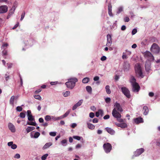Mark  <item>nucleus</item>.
<instances>
[{
	"label": "nucleus",
	"instance_id": "0e129e2a",
	"mask_svg": "<svg viewBox=\"0 0 160 160\" xmlns=\"http://www.w3.org/2000/svg\"><path fill=\"white\" fill-rule=\"evenodd\" d=\"M19 25V23L18 22L16 24H15L14 27L12 28V29H14L16 28Z\"/></svg>",
	"mask_w": 160,
	"mask_h": 160
},
{
	"label": "nucleus",
	"instance_id": "1a4fd4ad",
	"mask_svg": "<svg viewBox=\"0 0 160 160\" xmlns=\"http://www.w3.org/2000/svg\"><path fill=\"white\" fill-rule=\"evenodd\" d=\"M8 10V7L6 5L0 6V13H3L7 12Z\"/></svg>",
	"mask_w": 160,
	"mask_h": 160
},
{
	"label": "nucleus",
	"instance_id": "473e14b6",
	"mask_svg": "<svg viewBox=\"0 0 160 160\" xmlns=\"http://www.w3.org/2000/svg\"><path fill=\"white\" fill-rule=\"evenodd\" d=\"M27 125H32V126H36V124H37L35 121L34 122H27Z\"/></svg>",
	"mask_w": 160,
	"mask_h": 160
},
{
	"label": "nucleus",
	"instance_id": "f704fd0d",
	"mask_svg": "<svg viewBox=\"0 0 160 160\" xmlns=\"http://www.w3.org/2000/svg\"><path fill=\"white\" fill-rule=\"evenodd\" d=\"M48 156V153L45 154L42 156L41 157L42 160H45L46 159L47 157Z\"/></svg>",
	"mask_w": 160,
	"mask_h": 160
},
{
	"label": "nucleus",
	"instance_id": "f257e3e1",
	"mask_svg": "<svg viewBox=\"0 0 160 160\" xmlns=\"http://www.w3.org/2000/svg\"><path fill=\"white\" fill-rule=\"evenodd\" d=\"M130 81L132 87L133 91L134 92H138L140 89V87L138 84L136 82V80L134 77L131 76Z\"/></svg>",
	"mask_w": 160,
	"mask_h": 160
},
{
	"label": "nucleus",
	"instance_id": "6ab92c4d",
	"mask_svg": "<svg viewBox=\"0 0 160 160\" xmlns=\"http://www.w3.org/2000/svg\"><path fill=\"white\" fill-rule=\"evenodd\" d=\"M103 114V111L102 109H99L97 112L96 113V116L98 117L100 115L102 116Z\"/></svg>",
	"mask_w": 160,
	"mask_h": 160
},
{
	"label": "nucleus",
	"instance_id": "4c0bfd02",
	"mask_svg": "<svg viewBox=\"0 0 160 160\" xmlns=\"http://www.w3.org/2000/svg\"><path fill=\"white\" fill-rule=\"evenodd\" d=\"M9 73L8 72H7L5 74V78L6 81H8L9 78Z\"/></svg>",
	"mask_w": 160,
	"mask_h": 160
},
{
	"label": "nucleus",
	"instance_id": "7c9ffc66",
	"mask_svg": "<svg viewBox=\"0 0 160 160\" xmlns=\"http://www.w3.org/2000/svg\"><path fill=\"white\" fill-rule=\"evenodd\" d=\"M89 81V78H85L82 80V82L84 83H86L88 82Z\"/></svg>",
	"mask_w": 160,
	"mask_h": 160
},
{
	"label": "nucleus",
	"instance_id": "72a5a7b5",
	"mask_svg": "<svg viewBox=\"0 0 160 160\" xmlns=\"http://www.w3.org/2000/svg\"><path fill=\"white\" fill-rule=\"evenodd\" d=\"M123 7H120L118 9L117 13L119 14L123 11Z\"/></svg>",
	"mask_w": 160,
	"mask_h": 160
},
{
	"label": "nucleus",
	"instance_id": "37998d69",
	"mask_svg": "<svg viewBox=\"0 0 160 160\" xmlns=\"http://www.w3.org/2000/svg\"><path fill=\"white\" fill-rule=\"evenodd\" d=\"M49 135L52 136H55L56 135V132H49Z\"/></svg>",
	"mask_w": 160,
	"mask_h": 160
},
{
	"label": "nucleus",
	"instance_id": "a18cd8bd",
	"mask_svg": "<svg viewBox=\"0 0 160 160\" xmlns=\"http://www.w3.org/2000/svg\"><path fill=\"white\" fill-rule=\"evenodd\" d=\"M22 108L21 106H18L16 108V110L20 112L22 110Z\"/></svg>",
	"mask_w": 160,
	"mask_h": 160
},
{
	"label": "nucleus",
	"instance_id": "f03ea898",
	"mask_svg": "<svg viewBox=\"0 0 160 160\" xmlns=\"http://www.w3.org/2000/svg\"><path fill=\"white\" fill-rule=\"evenodd\" d=\"M69 81L66 82L65 84L67 87L70 89H72L75 86V82L78 81L76 78H70L68 80Z\"/></svg>",
	"mask_w": 160,
	"mask_h": 160
},
{
	"label": "nucleus",
	"instance_id": "bf43d9fd",
	"mask_svg": "<svg viewBox=\"0 0 160 160\" xmlns=\"http://www.w3.org/2000/svg\"><path fill=\"white\" fill-rule=\"evenodd\" d=\"M99 78L98 76H95L93 78V80L94 81H97L99 80Z\"/></svg>",
	"mask_w": 160,
	"mask_h": 160
},
{
	"label": "nucleus",
	"instance_id": "393cba45",
	"mask_svg": "<svg viewBox=\"0 0 160 160\" xmlns=\"http://www.w3.org/2000/svg\"><path fill=\"white\" fill-rule=\"evenodd\" d=\"M86 90L90 94H91L92 92V88L90 86H87L86 88Z\"/></svg>",
	"mask_w": 160,
	"mask_h": 160
},
{
	"label": "nucleus",
	"instance_id": "c756f323",
	"mask_svg": "<svg viewBox=\"0 0 160 160\" xmlns=\"http://www.w3.org/2000/svg\"><path fill=\"white\" fill-rule=\"evenodd\" d=\"M106 92L108 94H109L111 93V91L110 89V87L108 85H107L105 87Z\"/></svg>",
	"mask_w": 160,
	"mask_h": 160
},
{
	"label": "nucleus",
	"instance_id": "79ce46f5",
	"mask_svg": "<svg viewBox=\"0 0 160 160\" xmlns=\"http://www.w3.org/2000/svg\"><path fill=\"white\" fill-rule=\"evenodd\" d=\"M118 121L120 122H124V120L121 118H116Z\"/></svg>",
	"mask_w": 160,
	"mask_h": 160
},
{
	"label": "nucleus",
	"instance_id": "603ef678",
	"mask_svg": "<svg viewBox=\"0 0 160 160\" xmlns=\"http://www.w3.org/2000/svg\"><path fill=\"white\" fill-rule=\"evenodd\" d=\"M27 112V116H28V117L32 115V113H31V112L30 110H28Z\"/></svg>",
	"mask_w": 160,
	"mask_h": 160
},
{
	"label": "nucleus",
	"instance_id": "6e6552de",
	"mask_svg": "<svg viewBox=\"0 0 160 160\" xmlns=\"http://www.w3.org/2000/svg\"><path fill=\"white\" fill-rule=\"evenodd\" d=\"M112 114L114 118H121L122 117L121 114L116 110V108H114L112 112Z\"/></svg>",
	"mask_w": 160,
	"mask_h": 160
},
{
	"label": "nucleus",
	"instance_id": "412c9836",
	"mask_svg": "<svg viewBox=\"0 0 160 160\" xmlns=\"http://www.w3.org/2000/svg\"><path fill=\"white\" fill-rule=\"evenodd\" d=\"M87 125L88 128L89 129L93 130L95 128V126L91 123H89V122H87Z\"/></svg>",
	"mask_w": 160,
	"mask_h": 160
},
{
	"label": "nucleus",
	"instance_id": "49530a36",
	"mask_svg": "<svg viewBox=\"0 0 160 160\" xmlns=\"http://www.w3.org/2000/svg\"><path fill=\"white\" fill-rule=\"evenodd\" d=\"M20 117L22 118H24L25 117V115L23 112H21L20 114Z\"/></svg>",
	"mask_w": 160,
	"mask_h": 160
},
{
	"label": "nucleus",
	"instance_id": "f3484780",
	"mask_svg": "<svg viewBox=\"0 0 160 160\" xmlns=\"http://www.w3.org/2000/svg\"><path fill=\"white\" fill-rule=\"evenodd\" d=\"M134 120L136 124H138L139 123L143 122V119L142 118H135Z\"/></svg>",
	"mask_w": 160,
	"mask_h": 160
},
{
	"label": "nucleus",
	"instance_id": "680f3d73",
	"mask_svg": "<svg viewBox=\"0 0 160 160\" xmlns=\"http://www.w3.org/2000/svg\"><path fill=\"white\" fill-rule=\"evenodd\" d=\"M109 117V116L108 115H106L103 118L104 119H108Z\"/></svg>",
	"mask_w": 160,
	"mask_h": 160
},
{
	"label": "nucleus",
	"instance_id": "a211bd4d",
	"mask_svg": "<svg viewBox=\"0 0 160 160\" xmlns=\"http://www.w3.org/2000/svg\"><path fill=\"white\" fill-rule=\"evenodd\" d=\"M118 127H120L122 128H124L127 127V124L126 123L123 122L121 123L116 124Z\"/></svg>",
	"mask_w": 160,
	"mask_h": 160
},
{
	"label": "nucleus",
	"instance_id": "b1692460",
	"mask_svg": "<svg viewBox=\"0 0 160 160\" xmlns=\"http://www.w3.org/2000/svg\"><path fill=\"white\" fill-rule=\"evenodd\" d=\"M16 8L15 6H13L11 10H10L9 12V15H11L12 14H13Z\"/></svg>",
	"mask_w": 160,
	"mask_h": 160
},
{
	"label": "nucleus",
	"instance_id": "ddd939ff",
	"mask_svg": "<svg viewBox=\"0 0 160 160\" xmlns=\"http://www.w3.org/2000/svg\"><path fill=\"white\" fill-rule=\"evenodd\" d=\"M107 42L106 43V46L108 47L110 46L112 44V38L111 36L109 34L107 35Z\"/></svg>",
	"mask_w": 160,
	"mask_h": 160
},
{
	"label": "nucleus",
	"instance_id": "2eb2a0df",
	"mask_svg": "<svg viewBox=\"0 0 160 160\" xmlns=\"http://www.w3.org/2000/svg\"><path fill=\"white\" fill-rule=\"evenodd\" d=\"M105 129L108 133L111 135H113L115 133L114 130L111 128L107 127Z\"/></svg>",
	"mask_w": 160,
	"mask_h": 160
},
{
	"label": "nucleus",
	"instance_id": "9b49d317",
	"mask_svg": "<svg viewBox=\"0 0 160 160\" xmlns=\"http://www.w3.org/2000/svg\"><path fill=\"white\" fill-rule=\"evenodd\" d=\"M144 149L143 148L137 149L134 152V156H138L141 154L144 151Z\"/></svg>",
	"mask_w": 160,
	"mask_h": 160
},
{
	"label": "nucleus",
	"instance_id": "4be33fe9",
	"mask_svg": "<svg viewBox=\"0 0 160 160\" xmlns=\"http://www.w3.org/2000/svg\"><path fill=\"white\" fill-rule=\"evenodd\" d=\"M15 98V96H12L11 97L9 100L10 104L12 105L13 106H14V101Z\"/></svg>",
	"mask_w": 160,
	"mask_h": 160
},
{
	"label": "nucleus",
	"instance_id": "7ed1b4c3",
	"mask_svg": "<svg viewBox=\"0 0 160 160\" xmlns=\"http://www.w3.org/2000/svg\"><path fill=\"white\" fill-rule=\"evenodd\" d=\"M150 51L153 53L158 54L160 52V48L157 44L154 43L152 45Z\"/></svg>",
	"mask_w": 160,
	"mask_h": 160
},
{
	"label": "nucleus",
	"instance_id": "423d86ee",
	"mask_svg": "<svg viewBox=\"0 0 160 160\" xmlns=\"http://www.w3.org/2000/svg\"><path fill=\"white\" fill-rule=\"evenodd\" d=\"M123 94L128 98H130V92L128 89L125 87L121 88Z\"/></svg>",
	"mask_w": 160,
	"mask_h": 160
},
{
	"label": "nucleus",
	"instance_id": "e433bc0d",
	"mask_svg": "<svg viewBox=\"0 0 160 160\" xmlns=\"http://www.w3.org/2000/svg\"><path fill=\"white\" fill-rule=\"evenodd\" d=\"M52 118V116L50 115H47L45 117V120L48 121L50 120Z\"/></svg>",
	"mask_w": 160,
	"mask_h": 160
},
{
	"label": "nucleus",
	"instance_id": "5fc2aeb1",
	"mask_svg": "<svg viewBox=\"0 0 160 160\" xmlns=\"http://www.w3.org/2000/svg\"><path fill=\"white\" fill-rule=\"evenodd\" d=\"M94 116V114L93 112H90L89 114V117L92 118H93Z\"/></svg>",
	"mask_w": 160,
	"mask_h": 160
},
{
	"label": "nucleus",
	"instance_id": "2f4dec72",
	"mask_svg": "<svg viewBox=\"0 0 160 160\" xmlns=\"http://www.w3.org/2000/svg\"><path fill=\"white\" fill-rule=\"evenodd\" d=\"M70 112V110H69L67 111L63 115H62V118H63L66 117H67L68 115L69 114Z\"/></svg>",
	"mask_w": 160,
	"mask_h": 160
},
{
	"label": "nucleus",
	"instance_id": "052dcab7",
	"mask_svg": "<svg viewBox=\"0 0 160 160\" xmlns=\"http://www.w3.org/2000/svg\"><path fill=\"white\" fill-rule=\"evenodd\" d=\"M8 46V44L7 43L3 44L2 46V49H4V47H7Z\"/></svg>",
	"mask_w": 160,
	"mask_h": 160
},
{
	"label": "nucleus",
	"instance_id": "cd10ccee",
	"mask_svg": "<svg viewBox=\"0 0 160 160\" xmlns=\"http://www.w3.org/2000/svg\"><path fill=\"white\" fill-rule=\"evenodd\" d=\"M108 14L110 16H112V6L111 4H109L108 6Z\"/></svg>",
	"mask_w": 160,
	"mask_h": 160
},
{
	"label": "nucleus",
	"instance_id": "3c124183",
	"mask_svg": "<svg viewBox=\"0 0 160 160\" xmlns=\"http://www.w3.org/2000/svg\"><path fill=\"white\" fill-rule=\"evenodd\" d=\"M107 58L105 56H103L101 58V60L102 61H104L106 60Z\"/></svg>",
	"mask_w": 160,
	"mask_h": 160
},
{
	"label": "nucleus",
	"instance_id": "20e7f679",
	"mask_svg": "<svg viewBox=\"0 0 160 160\" xmlns=\"http://www.w3.org/2000/svg\"><path fill=\"white\" fill-rule=\"evenodd\" d=\"M135 73L139 77H143L142 73L141 68L138 64H136L135 67Z\"/></svg>",
	"mask_w": 160,
	"mask_h": 160
},
{
	"label": "nucleus",
	"instance_id": "338daca9",
	"mask_svg": "<svg viewBox=\"0 0 160 160\" xmlns=\"http://www.w3.org/2000/svg\"><path fill=\"white\" fill-rule=\"evenodd\" d=\"M77 126V124L75 123H73L71 125V127L72 128H74Z\"/></svg>",
	"mask_w": 160,
	"mask_h": 160
},
{
	"label": "nucleus",
	"instance_id": "c85d7f7f",
	"mask_svg": "<svg viewBox=\"0 0 160 160\" xmlns=\"http://www.w3.org/2000/svg\"><path fill=\"white\" fill-rule=\"evenodd\" d=\"M73 138L75 139H76L78 141L80 140H83V138L81 137H80L77 136H73Z\"/></svg>",
	"mask_w": 160,
	"mask_h": 160
},
{
	"label": "nucleus",
	"instance_id": "864d4df0",
	"mask_svg": "<svg viewBox=\"0 0 160 160\" xmlns=\"http://www.w3.org/2000/svg\"><path fill=\"white\" fill-rule=\"evenodd\" d=\"M17 148V145L15 144H13L12 146H11V148L13 149H15Z\"/></svg>",
	"mask_w": 160,
	"mask_h": 160
},
{
	"label": "nucleus",
	"instance_id": "de8ad7c7",
	"mask_svg": "<svg viewBox=\"0 0 160 160\" xmlns=\"http://www.w3.org/2000/svg\"><path fill=\"white\" fill-rule=\"evenodd\" d=\"M14 158H15L19 159L20 157V155L18 153H17L14 156Z\"/></svg>",
	"mask_w": 160,
	"mask_h": 160
},
{
	"label": "nucleus",
	"instance_id": "5701e85b",
	"mask_svg": "<svg viewBox=\"0 0 160 160\" xmlns=\"http://www.w3.org/2000/svg\"><path fill=\"white\" fill-rule=\"evenodd\" d=\"M32 134V133H31ZM40 133L39 132H36L34 134L33 136H32V135L31 134V138H38L40 136Z\"/></svg>",
	"mask_w": 160,
	"mask_h": 160
},
{
	"label": "nucleus",
	"instance_id": "69168bd1",
	"mask_svg": "<svg viewBox=\"0 0 160 160\" xmlns=\"http://www.w3.org/2000/svg\"><path fill=\"white\" fill-rule=\"evenodd\" d=\"M78 107V106H77V105L76 104H75L73 107L72 109L73 110H74L76 109Z\"/></svg>",
	"mask_w": 160,
	"mask_h": 160
},
{
	"label": "nucleus",
	"instance_id": "bb28decb",
	"mask_svg": "<svg viewBox=\"0 0 160 160\" xmlns=\"http://www.w3.org/2000/svg\"><path fill=\"white\" fill-rule=\"evenodd\" d=\"M70 92L69 91H66L62 92L63 96L65 97L69 96L70 95Z\"/></svg>",
	"mask_w": 160,
	"mask_h": 160
},
{
	"label": "nucleus",
	"instance_id": "8fccbe9b",
	"mask_svg": "<svg viewBox=\"0 0 160 160\" xmlns=\"http://www.w3.org/2000/svg\"><path fill=\"white\" fill-rule=\"evenodd\" d=\"M122 58L123 59H127V56L125 54V53L124 52H123V55H122Z\"/></svg>",
	"mask_w": 160,
	"mask_h": 160
},
{
	"label": "nucleus",
	"instance_id": "0eeeda50",
	"mask_svg": "<svg viewBox=\"0 0 160 160\" xmlns=\"http://www.w3.org/2000/svg\"><path fill=\"white\" fill-rule=\"evenodd\" d=\"M144 56L145 57L148 58L149 60L153 61L154 59V57L151 52L147 51L144 53Z\"/></svg>",
	"mask_w": 160,
	"mask_h": 160
},
{
	"label": "nucleus",
	"instance_id": "4d7b16f0",
	"mask_svg": "<svg viewBox=\"0 0 160 160\" xmlns=\"http://www.w3.org/2000/svg\"><path fill=\"white\" fill-rule=\"evenodd\" d=\"M25 12H23L22 13V14L21 15V18L20 19V20L21 21H22L24 18V16H25Z\"/></svg>",
	"mask_w": 160,
	"mask_h": 160
},
{
	"label": "nucleus",
	"instance_id": "a878e982",
	"mask_svg": "<svg viewBox=\"0 0 160 160\" xmlns=\"http://www.w3.org/2000/svg\"><path fill=\"white\" fill-rule=\"evenodd\" d=\"M143 110H144L143 114L145 115H147L148 112V108L147 106H145L143 107Z\"/></svg>",
	"mask_w": 160,
	"mask_h": 160
},
{
	"label": "nucleus",
	"instance_id": "58836bf2",
	"mask_svg": "<svg viewBox=\"0 0 160 160\" xmlns=\"http://www.w3.org/2000/svg\"><path fill=\"white\" fill-rule=\"evenodd\" d=\"M105 102L107 103H109L111 101V98H105Z\"/></svg>",
	"mask_w": 160,
	"mask_h": 160
},
{
	"label": "nucleus",
	"instance_id": "c03bdc74",
	"mask_svg": "<svg viewBox=\"0 0 160 160\" xmlns=\"http://www.w3.org/2000/svg\"><path fill=\"white\" fill-rule=\"evenodd\" d=\"M82 102H83V100H79L76 104L77 105V106H78L79 107V106H80L81 105V104H82Z\"/></svg>",
	"mask_w": 160,
	"mask_h": 160
},
{
	"label": "nucleus",
	"instance_id": "ea45409f",
	"mask_svg": "<svg viewBox=\"0 0 160 160\" xmlns=\"http://www.w3.org/2000/svg\"><path fill=\"white\" fill-rule=\"evenodd\" d=\"M28 120L30 121H34V118L32 115L28 117Z\"/></svg>",
	"mask_w": 160,
	"mask_h": 160
},
{
	"label": "nucleus",
	"instance_id": "09e8293b",
	"mask_svg": "<svg viewBox=\"0 0 160 160\" xmlns=\"http://www.w3.org/2000/svg\"><path fill=\"white\" fill-rule=\"evenodd\" d=\"M137 32V30L136 29H134L132 32V34L134 35Z\"/></svg>",
	"mask_w": 160,
	"mask_h": 160
},
{
	"label": "nucleus",
	"instance_id": "9d476101",
	"mask_svg": "<svg viewBox=\"0 0 160 160\" xmlns=\"http://www.w3.org/2000/svg\"><path fill=\"white\" fill-rule=\"evenodd\" d=\"M114 108H116V110H117L120 112H122V109L121 107V106L120 105L119 103L117 102H116L114 104Z\"/></svg>",
	"mask_w": 160,
	"mask_h": 160
},
{
	"label": "nucleus",
	"instance_id": "a19ab883",
	"mask_svg": "<svg viewBox=\"0 0 160 160\" xmlns=\"http://www.w3.org/2000/svg\"><path fill=\"white\" fill-rule=\"evenodd\" d=\"M34 97L36 99L39 100H41L42 99L41 97L39 95H35Z\"/></svg>",
	"mask_w": 160,
	"mask_h": 160
},
{
	"label": "nucleus",
	"instance_id": "39448f33",
	"mask_svg": "<svg viewBox=\"0 0 160 160\" xmlns=\"http://www.w3.org/2000/svg\"><path fill=\"white\" fill-rule=\"evenodd\" d=\"M103 147L105 152L106 153L110 152L112 148L111 144L109 143H105L103 145Z\"/></svg>",
	"mask_w": 160,
	"mask_h": 160
},
{
	"label": "nucleus",
	"instance_id": "6e6d98bb",
	"mask_svg": "<svg viewBox=\"0 0 160 160\" xmlns=\"http://www.w3.org/2000/svg\"><path fill=\"white\" fill-rule=\"evenodd\" d=\"M13 145V142H10L8 143V146L11 147V146Z\"/></svg>",
	"mask_w": 160,
	"mask_h": 160
},
{
	"label": "nucleus",
	"instance_id": "e2e57ef3",
	"mask_svg": "<svg viewBox=\"0 0 160 160\" xmlns=\"http://www.w3.org/2000/svg\"><path fill=\"white\" fill-rule=\"evenodd\" d=\"M92 122L94 123H97L98 122V120L97 118H94L92 120Z\"/></svg>",
	"mask_w": 160,
	"mask_h": 160
},
{
	"label": "nucleus",
	"instance_id": "13d9d810",
	"mask_svg": "<svg viewBox=\"0 0 160 160\" xmlns=\"http://www.w3.org/2000/svg\"><path fill=\"white\" fill-rule=\"evenodd\" d=\"M129 21V18L128 17H126L124 18V21L125 22H128Z\"/></svg>",
	"mask_w": 160,
	"mask_h": 160
},
{
	"label": "nucleus",
	"instance_id": "c9c22d12",
	"mask_svg": "<svg viewBox=\"0 0 160 160\" xmlns=\"http://www.w3.org/2000/svg\"><path fill=\"white\" fill-rule=\"evenodd\" d=\"M67 141L66 139H63L61 141V143L63 146H65L67 143Z\"/></svg>",
	"mask_w": 160,
	"mask_h": 160
},
{
	"label": "nucleus",
	"instance_id": "4468645a",
	"mask_svg": "<svg viewBox=\"0 0 160 160\" xmlns=\"http://www.w3.org/2000/svg\"><path fill=\"white\" fill-rule=\"evenodd\" d=\"M145 67L146 71L147 72H149L150 70V63L149 61H147L146 62Z\"/></svg>",
	"mask_w": 160,
	"mask_h": 160
},
{
	"label": "nucleus",
	"instance_id": "f8f14e48",
	"mask_svg": "<svg viewBox=\"0 0 160 160\" xmlns=\"http://www.w3.org/2000/svg\"><path fill=\"white\" fill-rule=\"evenodd\" d=\"M8 127L9 129L12 132H16V129L14 126L11 123H9Z\"/></svg>",
	"mask_w": 160,
	"mask_h": 160
},
{
	"label": "nucleus",
	"instance_id": "dca6fc26",
	"mask_svg": "<svg viewBox=\"0 0 160 160\" xmlns=\"http://www.w3.org/2000/svg\"><path fill=\"white\" fill-rule=\"evenodd\" d=\"M52 144V142L47 143L42 147V149L44 150H46L51 146Z\"/></svg>",
	"mask_w": 160,
	"mask_h": 160
},
{
	"label": "nucleus",
	"instance_id": "aec40b11",
	"mask_svg": "<svg viewBox=\"0 0 160 160\" xmlns=\"http://www.w3.org/2000/svg\"><path fill=\"white\" fill-rule=\"evenodd\" d=\"M35 129V128L33 127L29 126L26 129L27 133H28L32 130H34Z\"/></svg>",
	"mask_w": 160,
	"mask_h": 160
},
{
	"label": "nucleus",
	"instance_id": "774afa93",
	"mask_svg": "<svg viewBox=\"0 0 160 160\" xmlns=\"http://www.w3.org/2000/svg\"><path fill=\"white\" fill-rule=\"evenodd\" d=\"M154 93L152 92H150L149 93V95L150 97H152L154 95Z\"/></svg>",
	"mask_w": 160,
	"mask_h": 160
}]
</instances>
